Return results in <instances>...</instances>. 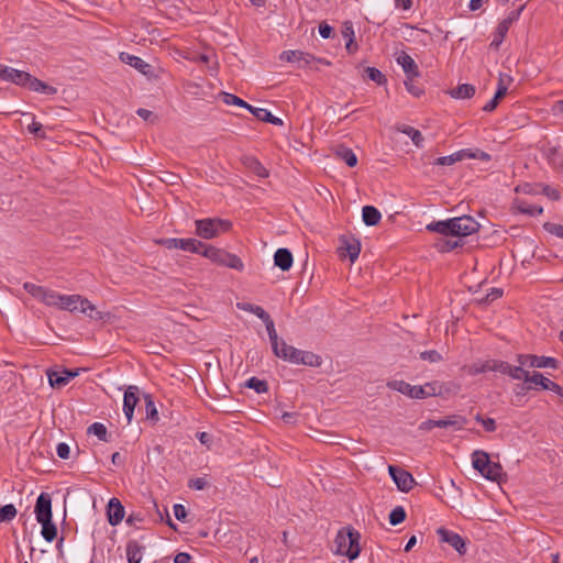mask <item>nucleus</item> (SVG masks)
Returning a JSON list of instances; mask_svg holds the SVG:
<instances>
[{
    "label": "nucleus",
    "instance_id": "nucleus-37",
    "mask_svg": "<svg viewBox=\"0 0 563 563\" xmlns=\"http://www.w3.org/2000/svg\"><path fill=\"white\" fill-rule=\"evenodd\" d=\"M509 31V26L506 25V23L500 22L496 29V32L494 34V38L490 43V47H494L497 49L500 44L503 43L504 38L506 37L507 33Z\"/></svg>",
    "mask_w": 563,
    "mask_h": 563
},
{
    "label": "nucleus",
    "instance_id": "nucleus-39",
    "mask_svg": "<svg viewBox=\"0 0 563 563\" xmlns=\"http://www.w3.org/2000/svg\"><path fill=\"white\" fill-rule=\"evenodd\" d=\"M23 288L31 295L33 296L34 298H36L37 300H40L41 302L43 301V297L45 296V292L47 290V288L45 287H42V286H38V285H35L33 283H24L23 284Z\"/></svg>",
    "mask_w": 563,
    "mask_h": 563
},
{
    "label": "nucleus",
    "instance_id": "nucleus-11",
    "mask_svg": "<svg viewBox=\"0 0 563 563\" xmlns=\"http://www.w3.org/2000/svg\"><path fill=\"white\" fill-rule=\"evenodd\" d=\"M388 472L399 490L408 493L413 487L415 478L409 472L395 465H389Z\"/></svg>",
    "mask_w": 563,
    "mask_h": 563
},
{
    "label": "nucleus",
    "instance_id": "nucleus-1",
    "mask_svg": "<svg viewBox=\"0 0 563 563\" xmlns=\"http://www.w3.org/2000/svg\"><path fill=\"white\" fill-rule=\"evenodd\" d=\"M478 229L479 223L466 213L427 225V230L441 234L434 242V247L440 253H449L463 246L462 239L477 232Z\"/></svg>",
    "mask_w": 563,
    "mask_h": 563
},
{
    "label": "nucleus",
    "instance_id": "nucleus-58",
    "mask_svg": "<svg viewBox=\"0 0 563 563\" xmlns=\"http://www.w3.org/2000/svg\"><path fill=\"white\" fill-rule=\"evenodd\" d=\"M525 5H521L519 9L511 11L506 19H504L501 22L506 23L510 27V25L517 21L523 11Z\"/></svg>",
    "mask_w": 563,
    "mask_h": 563
},
{
    "label": "nucleus",
    "instance_id": "nucleus-17",
    "mask_svg": "<svg viewBox=\"0 0 563 563\" xmlns=\"http://www.w3.org/2000/svg\"><path fill=\"white\" fill-rule=\"evenodd\" d=\"M542 155L548 163L555 169L563 168V153L559 146L551 145L550 143L542 146Z\"/></svg>",
    "mask_w": 563,
    "mask_h": 563
},
{
    "label": "nucleus",
    "instance_id": "nucleus-50",
    "mask_svg": "<svg viewBox=\"0 0 563 563\" xmlns=\"http://www.w3.org/2000/svg\"><path fill=\"white\" fill-rule=\"evenodd\" d=\"M249 111L260 121L267 122L268 120H271L269 118L272 113L267 109L251 106V109H249Z\"/></svg>",
    "mask_w": 563,
    "mask_h": 563
},
{
    "label": "nucleus",
    "instance_id": "nucleus-33",
    "mask_svg": "<svg viewBox=\"0 0 563 563\" xmlns=\"http://www.w3.org/2000/svg\"><path fill=\"white\" fill-rule=\"evenodd\" d=\"M245 166L261 178L268 176V170L254 157H246L244 161Z\"/></svg>",
    "mask_w": 563,
    "mask_h": 563
},
{
    "label": "nucleus",
    "instance_id": "nucleus-18",
    "mask_svg": "<svg viewBox=\"0 0 563 563\" xmlns=\"http://www.w3.org/2000/svg\"><path fill=\"white\" fill-rule=\"evenodd\" d=\"M47 375H48L49 385L53 388H62V387L66 386L70 382V379L78 376V369H76V371L64 369L62 372H48Z\"/></svg>",
    "mask_w": 563,
    "mask_h": 563
},
{
    "label": "nucleus",
    "instance_id": "nucleus-42",
    "mask_svg": "<svg viewBox=\"0 0 563 563\" xmlns=\"http://www.w3.org/2000/svg\"><path fill=\"white\" fill-rule=\"evenodd\" d=\"M336 153L347 166L354 167L357 164V157L351 148L340 147Z\"/></svg>",
    "mask_w": 563,
    "mask_h": 563
},
{
    "label": "nucleus",
    "instance_id": "nucleus-34",
    "mask_svg": "<svg viewBox=\"0 0 563 563\" xmlns=\"http://www.w3.org/2000/svg\"><path fill=\"white\" fill-rule=\"evenodd\" d=\"M38 523H41V526H42V531H41L42 537H43L47 542H52V541H54V539H55V538H56V536H57V528H56V526L53 523L52 519H49V520H43V521H40Z\"/></svg>",
    "mask_w": 563,
    "mask_h": 563
},
{
    "label": "nucleus",
    "instance_id": "nucleus-64",
    "mask_svg": "<svg viewBox=\"0 0 563 563\" xmlns=\"http://www.w3.org/2000/svg\"><path fill=\"white\" fill-rule=\"evenodd\" d=\"M190 561V555L186 552H179L174 558V563H188Z\"/></svg>",
    "mask_w": 563,
    "mask_h": 563
},
{
    "label": "nucleus",
    "instance_id": "nucleus-2",
    "mask_svg": "<svg viewBox=\"0 0 563 563\" xmlns=\"http://www.w3.org/2000/svg\"><path fill=\"white\" fill-rule=\"evenodd\" d=\"M273 353L276 357L296 365L318 367L322 363L319 355L310 351L296 349L295 346L287 344L285 340L278 344L276 351H273Z\"/></svg>",
    "mask_w": 563,
    "mask_h": 563
},
{
    "label": "nucleus",
    "instance_id": "nucleus-38",
    "mask_svg": "<svg viewBox=\"0 0 563 563\" xmlns=\"http://www.w3.org/2000/svg\"><path fill=\"white\" fill-rule=\"evenodd\" d=\"M220 96H221L222 101L225 104L239 106V107L245 108L247 110L251 109V104H249L247 102H245L244 100H242L241 98H239L235 95H232V93H229V92H221Z\"/></svg>",
    "mask_w": 563,
    "mask_h": 563
},
{
    "label": "nucleus",
    "instance_id": "nucleus-15",
    "mask_svg": "<svg viewBox=\"0 0 563 563\" xmlns=\"http://www.w3.org/2000/svg\"><path fill=\"white\" fill-rule=\"evenodd\" d=\"M34 512L37 522L52 519V499L47 493L37 497Z\"/></svg>",
    "mask_w": 563,
    "mask_h": 563
},
{
    "label": "nucleus",
    "instance_id": "nucleus-28",
    "mask_svg": "<svg viewBox=\"0 0 563 563\" xmlns=\"http://www.w3.org/2000/svg\"><path fill=\"white\" fill-rule=\"evenodd\" d=\"M490 459L488 453L477 450L474 451L472 454V464L473 467L478 471L481 474H484L485 468H487V464L489 463Z\"/></svg>",
    "mask_w": 563,
    "mask_h": 563
},
{
    "label": "nucleus",
    "instance_id": "nucleus-56",
    "mask_svg": "<svg viewBox=\"0 0 563 563\" xmlns=\"http://www.w3.org/2000/svg\"><path fill=\"white\" fill-rule=\"evenodd\" d=\"M363 214V221L366 225H376L379 223L382 213H362Z\"/></svg>",
    "mask_w": 563,
    "mask_h": 563
},
{
    "label": "nucleus",
    "instance_id": "nucleus-10",
    "mask_svg": "<svg viewBox=\"0 0 563 563\" xmlns=\"http://www.w3.org/2000/svg\"><path fill=\"white\" fill-rule=\"evenodd\" d=\"M422 389L421 399L428 398V397H437V396H444L449 394H453L457 390L456 385L452 383H441L439 380H433L426 383L424 385L420 386Z\"/></svg>",
    "mask_w": 563,
    "mask_h": 563
},
{
    "label": "nucleus",
    "instance_id": "nucleus-23",
    "mask_svg": "<svg viewBox=\"0 0 563 563\" xmlns=\"http://www.w3.org/2000/svg\"><path fill=\"white\" fill-rule=\"evenodd\" d=\"M292 254L288 249H278L274 255V263L282 271H289L292 265Z\"/></svg>",
    "mask_w": 563,
    "mask_h": 563
},
{
    "label": "nucleus",
    "instance_id": "nucleus-26",
    "mask_svg": "<svg viewBox=\"0 0 563 563\" xmlns=\"http://www.w3.org/2000/svg\"><path fill=\"white\" fill-rule=\"evenodd\" d=\"M30 90L42 92L46 95H55L57 89L55 87L48 86L44 81L33 77L30 75V79L25 81V86Z\"/></svg>",
    "mask_w": 563,
    "mask_h": 563
},
{
    "label": "nucleus",
    "instance_id": "nucleus-54",
    "mask_svg": "<svg viewBox=\"0 0 563 563\" xmlns=\"http://www.w3.org/2000/svg\"><path fill=\"white\" fill-rule=\"evenodd\" d=\"M467 372L470 375H477L481 373L489 372V364L487 363V361L479 365L473 364L468 367Z\"/></svg>",
    "mask_w": 563,
    "mask_h": 563
},
{
    "label": "nucleus",
    "instance_id": "nucleus-40",
    "mask_svg": "<svg viewBox=\"0 0 563 563\" xmlns=\"http://www.w3.org/2000/svg\"><path fill=\"white\" fill-rule=\"evenodd\" d=\"M18 510L13 504L0 507V522H10L16 517Z\"/></svg>",
    "mask_w": 563,
    "mask_h": 563
},
{
    "label": "nucleus",
    "instance_id": "nucleus-46",
    "mask_svg": "<svg viewBox=\"0 0 563 563\" xmlns=\"http://www.w3.org/2000/svg\"><path fill=\"white\" fill-rule=\"evenodd\" d=\"M146 417L152 420L158 419V412L151 395H144Z\"/></svg>",
    "mask_w": 563,
    "mask_h": 563
},
{
    "label": "nucleus",
    "instance_id": "nucleus-16",
    "mask_svg": "<svg viewBox=\"0 0 563 563\" xmlns=\"http://www.w3.org/2000/svg\"><path fill=\"white\" fill-rule=\"evenodd\" d=\"M387 387L413 399H421V395L423 394L420 386L410 385L405 380H389L387 382Z\"/></svg>",
    "mask_w": 563,
    "mask_h": 563
},
{
    "label": "nucleus",
    "instance_id": "nucleus-6",
    "mask_svg": "<svg viewBox=\"0 0 563 563\" xmlns=\"http://www.w3.org/2000/svg\"><path fill=\"white\" fill-rule=\"evenodd\" d=\"M197 234L202 239H212L216 235L229 231L231 222L219 218H210L196 221Z\"/></svg>",
    "mask_w": 563,
    "mask_h": 563
},
{
    "label": "nucleus",
    "instance_id": "nucleus-25",
    "mask_svg": "<svg viewBox=\"0 0 563 563\" xmlns=\"http://www.w3.org/2000/svg\"><path fill=\"white\" fill-rule=\"evenodd\" d=\"M120 59L123 63L134 67L142 74H147L150 71L151 65L145 63L142 58L137 56L131 55L129 53H121Z\"/></svg>",
    "mask_w": 563,
    "mask_h": 563
},
{
    "label": "nucleus",
    "instance_id": "nucleus-3",
    "mask_svg": "<svg viewBox=\"0 0 563 563\" xmlns=\"http://www.w3.org/2000/svg\"><path fill=\"white\" fill-rule=\"evenodd\" d=\"M361 534L353 528L341 529L334 540L336 549L334 551L338 555L347 556L350 560H354L360 555Z\"/></svg>",
    "mask_w": 563,
    "mask_h": 563
},
{
    "label": "nucleus",
    "instance_id": "nucleus-13",
    "mask_svg": "<svg viewBox=\"0 0 563 563\" xmlns=\"http://www.w3.org/2000/svg\"><path fill=\"white\" fill-rule=\"evenodd\" d=\"M0 79L24 87L25 81L30 79V74L0 64Z\"/></svg>",
    "mask_w": 563,
    "mask_h": 563
},
{
    "label": "nucleus",
    "instance_id": "nucleus-22",
    "mask_svg": "<svg viewBox=\"0 0 563 563\" xmlns=\"http://www.w3.org/2000/svg\"><path fill=\"white\" fill-rule=\"evenodd\" d=\"M125 550L129 563H140L142 561L145 547L140 544L136 540H130L126 543Z\"/></svg>",
    "mask_w": 563,
    "mask_h": 563
},
{
    "label": "nucleus",
    "instance_id": "nucleus-32",
    "mask_svg": "<svg viewBox=\"0 0 563 563\" xmlns=\"http://www.w3.org/2000/svg\"><path fill=\"white\" fill-rule=\"evenodd\" d=\"M482 475L489 481L499 482L503 475V467L499 463L489 461L487 468H485Z\"/></svg>",
    "mask_w": 563,
    "mask_h": 563
},
{
    "label": "nucleus",
    "instance_id": "nucleus-62",
    "mask_svg": "<svg viewBox=\"0 0 563 563\" xmlns=\"http://www.w3.org/2000/svg\"><path fill=\"white\" fill-rule=\"evenodd\" d=\"M332 33H333V27L330 26L328 23L321 22L319 24V34L321 35V37L329 38V37H331Z\"/></svg>",
    "mask_w": 563,
    "mask_h": 563
},
{
    "label": "nucleus",
    "instance_id": "nucleus-51",
    "mask_svg": "<svg viewBox=\"0 0 563 563\" xmlns=\"http://www.w3.org/2000/svg\"><path fill=\"white\" fill-rule=\"evenodd\" d=\"M475 420L482 423L487 432H494L496 430V422L493 418H483L481 415H477Z\"/></svg>",
    "mask_w": 563,
    "mask_h": 563
},
{
    "label": "nucleus",
    "instance_id": "nucleus-24",
    "mask_svg": "<svg viewBox=\"0 0 563 563\" xmlns=\"http://www.w3.org/2000/svg\"><path fill=\"white\" fill-rule=\"evenodd\" d=\"M467 420L463 416L460 415H451L443 419L437 420L438 428H453L454 430L464 429Z\"/></svg>",
    "mask_w": 563,
    "mask_h": 563
},
{
    "label": "nucleus",
    "instance_id": "nucleus-53",
    "mask_svg": "<svg viewBox=\"0 0 563 563\" xmlns=\"http://www.w3.org/2000/svg\"><path fill=\"white\" fill-rule=\"evenodd\" d=\"M342 35L344 38H347V42L345 44V47L349 52H352V45L354 44V40H353V36H354V31H353V27L352 25H349V26H345L344 30L342 31Z\"/></svg>",
    "mask_w": 563,
    "mask_h": 563
},
{
    "label": "nucleus",
    "instance_id": "nucleus-29",
    "mask_svg": "<svg viewBox=\"0 0 563 563\" xmlns=\"http://www.w3.org/2000/svg\"><path fill=\"white\" fill-rule=\"evenodd\" d=\"M475 87L471 84H462L450 90V96L455 99H470L475 95Z\"/></svg>",
    "mask_w": 563,
    "mask_h": 563
},
{
    "label": "nucleus",
    "instance_id": "nucleus-60",
    "mask_svg": "<svg viewBox=\"0 0 563 563\" xmlns=\"http://www.w3.org/2000/svg\"><path fill=\"white\" fill-rule=\"evenodd\" d=\"M174 516L179 521H185L187 517V510L181 504L174 505Z\"/></svg>",
    "mask_w": 563,
    "mask_h": 563
},
{
    "label": "nucleus",
    "instance_id": "nucleus-30",
    "mask_svg": "<svg viewBox=\"0 0 563 563\" xmlns=\"http://www.w3.org/2000/svg\"><path fill=\"white\" fill-rule=\"evenodd\" d=\"M465 156L474 157L472 154H468L466 151H460L456 153H453L448 156H442L437 158L435 164L441 166H450L455 164L456 162L462 161Z\"/></svg>",
    "mask_w": 563,
    "mask_h": 563
},
{
    "label": "nucleus",
    "instance_id": "nucleus-8",
    "mask_svg": "<svg viewBox=\"0 0 563 563\" xmlns=\"http://www.w3.org/2000/svg\"><path fill=\"white\" fill-rule=\"evenodd\" d=\"M339 242L338 254L340 258H349L351 263H354L361 252L360 240L353 235L343 234L339 238Z\"/></svg>",
    "mask_w": 563,
    "mask_h": 563
},
{
    "label": "nucleus",
    "instance_id": "nucleus-49",
    "mask_svg": "<svg viewBox=\"0 0 563 563\" xmlns=\"http://www.w3.org/2000/svg\"><path fill=\"white\" fill-rule=\"evenodd\" d=\"M365 71H366L367 77L371 80L377 82L378 85H382L383 82L386 81L385 76L383 75V73L379 69L375 68V67H367L365 69Z\"/></svg>",
    "mask_w": 563,
    "mask_h": 563
},
{
    "label": "nucleus",
    "instance_id": "nucleus-63",
    "mask_svg": "<svg viewBox=\"0 0 563 563\" xmlns=\"http://www.w3.org/2000/svg\"><path fill=\"white\" fill-rule=\"evenodd\" d=\"M543 192L547 197H549L550 199L552 200H558L560 199V192L558 189L553 188V187H550V186H545L543 188Z\"/></svg>",
    "mask_w": 563,
    "mask_h": 563
},
{
    "label": "nucleus",
    "instance_id": "nucleus-52",
    "mask_svg": "<svg viewBox=\"0 0 563 563\" xmlns=\"http://www.w3.org/2000/svg\"><path fill=\"white\" fill-rule=\"evenodd\" d=\"M543 228L549 233L554 234V235L563 239V225L562 224H556V223H552V222H545L543 224Z\"/></svg>",
    "mask_w": 563,
    "mask_h": 563
},
{
    "label": "nucleus",
    "instance_id": "nucleus-41",
    "mask_svg": "<svg viewBox=\"0 0 563 563\" xmlns=\"http://www.w3.org/2000/svg\"><path fill=\"white\" fill-rule=\"evenodd\" d=\"M506 375H508L512 379H517V380L522 379V380H525V383H528L530 373L528 371L523 369V366H521L519 364V366L511 365L510 369H508V373Z\"/></svg>",
    "mask_w": 563,
    "mask_h": 563
},
{
    "label": "nucleus",
    "instance_id": "nucleus-47",
    "mask_svg": "<svg viewBox=\"0 0 563 563\" xmlns=\"http://www.w3.org/2000/svg\"><path fill=\"white\" fill-rule=\"evenodd\" d=\"M60 298H62L60 294H58L54 290L47 289L45 292V296L43 297L42 302L49 307H58V302H59Z\"/></svg>",
    "mask_w": 563,
    "mask_h": 563
},
{
    "label": "nucleus",
    "instance_id": "nucleus-19",
    "mask_svg": "<svg viewBox=\"0 0 563 563\" xmlns=\"http://www.w3.org/2000/svg\"><path fill=\"white\" fill-rule=\"evenodd\" d=\"M280 59L288 63H298L299 66H307L314 62L316 57L301 51H285L280 54Z\"/></svg>",
    "mask_w": 563,
    "mask_h": 563
},
{
    "label": "nucleus",
    "instance_id": "nucleus-21",
    "mask_svg": "<svg viewBox=\"0 0 563 563\" xmlns=\"http://www.w3.org/2000/svg\"><path fill=\"white\" fill-rule=\"evenodd\" d=\"M108 521L111 526L119 525L124 518V507L117 498H111L107 508Z\"/></svg>",
    "mask_w": 563,
    "mask_h": 563
},
{
    "label": "nucleus",
    "instance_id": "nucleus-20",
    "mask_svg": "<svg viewBox=\"0 0 563 563\" xmlns=\"http://www.w3.org/2000/svg\"><path fill=\"white\" fill-rule=\"evenodd\" d=\"M397 63L401 66L408 79H415L420 76L418 65L406 52H401L397 56Z\"/></svg>",
    "mask_w": 563,
    "mask_h": 563
},
{
    "label": "nucleus",
    "instance_id": "nucleus-9",
    "mask_svg": "<svg viewBox=\"0 0 563 563\" xmlns=\"http://www.w3.org/2000/svg\"><path fill=\"white\" fill-rule=\"evenodd\" d=\"M517 362L521 366L531 368H558L559 362L554 357L538 356L533 354H518Z\"/></svg>",
    "mask_w": 563,
    "mask_h": 563
},
{
    "label": "nucleus",
    "instance_id": "nucleus-31",
    "mask_svg": "<svg viewBox=\"0 0 563 563\" xmlns=\"http://www.w3.org/2000/svg\"><path fill=\"white\" fill-rule=\"evenodd\" d=\"M398 131H400L401 133L408 135L411 139L412 143L417 147H422L424 139H423V136H422V134L420 133L419 130H417V129H415V128H412L410 125H405L404 124V125L398 128Z\"/></svg>",
    "mask_w": 563,
    "mask_h": 563
},
{
    "label": "nucleus",
    "instance_id": "nucleus-43",
    "mask_svg": "<svg viewBox=\"0 0 563 563\" xmlns=\"http://www.w3.org/2000/svg\"><path fill=\"white\" fill-rule=\"evenodd\" d=\"M87 432L89 434L96 435L101 441H106V442L108 441L107 440L108 431L103 423H100V422L92 423L91 426L88 427Z\"/></svg>",
    "mask_w": 563,
    "mask_h": 563
},
{
    "label": "nucleus",
    "instance_id": "nucleus-4",
    "mask_svg": "<svg viewBox=\"0 0 563 563\" xmlns=\"http://www.w3.org/2000/svg\"><path fill=\"white\" fill-rule=\"evenodd\" d=\"M58 308L70 312L80 311L88 313L89 318L93 320H103L104 318V313L98 311L95 305L80 295H62Z\"/></svg>",
    "mask_w": 563,
    "mask_h": 563
},
{
    "label": "nucleus",
    "instance_id": "nucleus-61",
    "mask_svg": "<svg viewBox=\"0 0 563 563\" xmlns=\"http://www.w3.org/2000/svg\"><path fill=\"white\" fill-rule=\"evenodd\" d=\"M27 130L30 133L38 137H45V134L42 132L43 125L40 122L33 121L31 124H29Z\"/></svg>",
    "mask_w": 563,
    "mask_h": 563
},
{
    "label": "nucleus",
    "instance_id": "nucleus-57",
    "mask_svg": "<svg viewBox=\"0 0 563 563\" xmlns=\"http://www.w3.org/2000/svg\"><path fill=\"white\" fill-rule=\"evenodd\" d=\"M208 483L203 477L191 478L188 486L196 490H202L207 487Z\"/></svg>",
    "mask_w": 563,
    "mask_h": 563
},
{
    "label": "nucleus",
    "instance_id": "nucleus-12",
    "mask_svg": "<svg viewBox=\"0 0 563 563\" xmlns=\"http://www.w3.org/2000/svg\"><path fill=\"white\" fill-rule=\"evenodd\" d=\"M441 542L450 544L460 555H464L467 551L465 540L456 532L448 530L443 527L437 530Z\"/></svg>",
    "mask_w": 563,
    "mask_h": 563
},
{
    "label": "nucleus",
    "instance_id": "nucleus-35",
    "mask_svg": "<svg viewBox=\"0 0 563 563\" xmlns=\"http://www.w3.org/2000/svg\"><path fill=\"white\" fill-rule=\"evenodd\" d=\"M264 323H265L267 334H268V338H269V341L272 344V350L276 351L278 344L282 343L284 340L278 338V334L276 332L275 324H274V321L272 320V318H269L268 320H265Z\"/></svg>",
    "mask_w": 563,
    "mask_h": 563
},
{
    "label": "nucleus",
    "instance_id": "nucleus-5",
    "mask_svg": "<svg viewBox=\"0 0 563 563\" xmlns=\"http://www.w3.org/2000/svg\"><path fill=\"white\" fill-rule=\"evenodd\" d=\"M199 254L217 265L229 267L239 272L244 269L242 260L238 255L225 250L203 244V247Z\"/></svg>",
    "mask_w": 563,
    "mask_h": 563
},
{
    "label": "nucleus",
    "instance_id": "nucleus-48",
    "mask_svg": "<svg viewBox=\"0 0 563 563\" xmlns=\"http://www.w3.org/2000/svg\"><path fill=\"white\" fill-rule=\"evenodd\" d=\"M419 357L429 363H439L443 360L442 355L435 350L423 351L419 354Z\"/></svg>",
    "mask_w": 563,
    "mask_h": 563
},
{
    "label": "nucleus",
    "instance_id": "nucleus-27",
    "mask_svg": "<svg viewBox=\"0 0 563 563\" xmlns=\"http://www.w3.org/2000/svg\"><path fill=\"white\" fill-rule=\"evenodd\" d=\"M529 382L534 385L541 386L542 389L554 391L558 388V384L552 382L551 379L544 377L541 373L534 372L530 374Z\"/></svg>",
    "mask_w": 563,
    "mask_h": 563
},
{
    "label": "nucleus",
    "instance_id": "nucleus-7",
    "mask_svg": "<svg viewBox=\"0 0 563 563\" xmlns=\"http://www.w3.org/2000/svg\"><path fill=\"white\" fill-rule=\"evenodd\" d=\"M157 243L159 245L165 246L168 250H181L185 252H190L195 254H199L201 249L203 247V243L196 239H176L168 238L158 240Z\"/></svg>",
    "mask_w": 563,
    "mask_h": 563
},
{
    "label": "nucleus",
    "instance_id": "nucleus-59",
    "mask_svg": "<svg viewBox=\"0 0 563 563\" xmlns=\"http://www.w3.org/2000/svg\"><path fill=\"white\" fill-rule=\"evenodd\" d=\"M56 452L60 459L66 460L69 457L70 448L67 443L60 442L57 444Z\"/></svg>",
    "mask_w": 563,
    "mask_h": 563
},
{
    "label": "nucleus",
    "instance_id": "nucleus-45",
    "mask_svg": "<svg viewBox=\"0 0 563 563\" xmlns=\"http://www.w3.org/2000/svg\"><path fill=\"white\" fill-rule=\"evenodd\" d=\"M406 519V511L404 507L397 506L389 514V523L391 526H397L401 523Z\"/></svg>",
    "mask_w": 563,
    "mask_h": 563
},
{
    "label": "nucleus",
    "instance_id": "nucleus-36",
    "mask_svg": "<svg viewBox=\"0 0 563 563\" xmlns=\"http://www.w3.org/2000/svg\"><path fill=\"white\" fill-rule=\"evenodd\" d=\"M264 323H265L267 334H268V338H269V341L272 344V350L276 351L278 344L282 343L284 340L278 338V334L276 332L275 324H274V321L272 320V318H269L268 320H265Z\"/></svg>",
    "mask_w": 563,
    "mask_h": 563
},
{
    "label": "nucleus",
    "instance_id": "nucleus-44",
    "mask_svg": "<svg viewBox=\"0 0 563 563\" xmlns=\"http://www.w3.org/2000/svg\"><path fill=\"white\" fill-rule=\"evenodd\" d=\"M245 386L254 389L257 394L266 393L268 390L267 382L258 379L257 377H251L247 379Z\"/></svg>",
    "mask_w": 563,
    "mask_h": 563
},
{
    "label": "nucleus",
    "instance_id": "nucleus-14",
    "mask_svg": "<svg viewBox=\"0 0 563 563\" xmlns=\"http://www.w3.org/2000/svg\"><path fill=\"white\" fill-rule=\"evenodd\" d=\"M139 387L129 386L124 391L123 397V412L126 417L128 423L133 419L134 409L139 402Z\"/></svg>",
    "mask_w": 563,
    "mask_h": 563
},
{
    "label": "nucleus",
    "instance_id": "nucleus-55",
    "mask_svg": "<svg viewBox=\"0 0 563 563\" xmlns=\"http://www.w3.org/2000/svg\"><path fill=\"white\" fill-rule=\"evenodd\" d=\"M405 86H406V89L408 90V92H410L415 97H420L423 93L422 88L417 86L413 82V79H408L407 78V80L405 81Z\"/></svg>",
    "mask_w": 563,
    "mask_h": 563
}]
</instances>
